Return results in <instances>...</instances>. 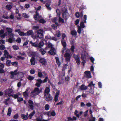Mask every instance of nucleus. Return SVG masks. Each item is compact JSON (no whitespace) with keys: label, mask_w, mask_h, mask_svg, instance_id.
Instances as JSON below:
<instances>
[{"label":"nucleus","mask_w":121,"mask_h":121,"mask_svg":"<svg viewBox=\"0 0 121 121\" xmlns=\"http://www.w3.org/2000/svg\"><path fill=\"white\" fill-rule=\"evenodd\" d=\"M17 71L18 70L16 69L15 70L14 72L11 71L10 72V73L11 74L10 77L11 78L14 79V75H17L18 74H22L23 75V76L24 74L23 73L20 72L19 73L18 72H17Z\"/></svg>","instance_id":"4"},{"label":"nucleus","mask_w":121,"mask_h":121,"mask_svg":"<svg viewBox=\"0 0 121 121\" xmlns=\"http://www.w3.org/2000/svg\"><path fill=\"white\" fill-rule=\"evenodd\" d=\"M7 31L8 32V33H11L12 32V29L11 28L7 27L6 28Z\"/></svg>","instance_id":"32"},{"label":"nucleus","mask_w":121,"mask_h":121,"mask_svg":"<svg viewBox=\"0 0 121 121\" xmlns=\"http://www.w3.org/2000/svg\"><path fill=\"white\" fill-rule=\"evenodd\" d=\"M82 8H80L79 9V11H80V16L81 17H82L83 16V12L82 11L83 10Z\"/></svg>","instance_id":"29"},{"label":"nucleus","mask_w":121,"mask_h":121,"mask_svg":"<svg viewBox=\"0 0 121 121\" xmlns=\"http://www.w3.org/2000/svg\"><path fill=\"white\" fill-rule=\"evenodd\" d=\"M5 48L4 46V45H1L0 46V49L2 50H4Z\"/></svg>","instance_id":"64"},{"label":"nucleus","mask_w":121,"mask_h":121,"mask_svg":"<svg viewBox=\"0 0 121 121\" xmlns=\"http://www.w3.org/2000/svg\"><path fill=\"white\" fill-rule=\"evenodd\" d=\"M95 84L93 83L92 81H91L88 85V86L90 88H93L94 89L95 87Z\"/></svg>","instance_id":"22"},{"label":"nucleus","mask_w":121,"mask_h":121,"mask_svg":"<svg viewBox=\"0 0 121 121\" xmlns=\"http://www.w3.org/2000/svg\"><path fill=\"white\" fill-rule=\"evenodd\" d=\"M34 77L33 76L29 75L27 77V79L30 81H31L34 79Z\"/></svg>","instance_id":"39"},{"label":"nucleus","mask_w":121,"mask_h":121,"mask_svg":"<svg viewBox=\"0 0 121 121\" xmlns=\"http://www.w3.org/2000/svg\"><path fill=\"white\" fill-rule=\"evenodd\" d=\"M55 48H52L48 52L49 54L52 55H55L56 53L54 52Z\"/></svg>","instance_id":"14"},{"label":"nucleus","mask_w":121,"mask_h":121,"mask_svg":"<svg viewBox=\"0 0 121 121\" xmlns=\"http://www.w3.org/2000/svg\"><path fill=\"white\" fill-rule=\"evenodd\" d=\"M56 35L58 37H60L61 35L60 31L59 30L57 32Z\"/></svg>","instance_id":"48"},{"label":"nucleus","mask_w":121,"mask_h":121,"mask_svg":"<svg viewBox=\"0 0 121 121\" xmlns=\"http://www.w3.org/2000/svg\"><path fill=\"white\" fill-rule=\"evenodd\" d=\"M52 22L54 23H56L57 21V17H55L54 18L52 19Z\"/></svg>","instance_id":"62"},{"label":"nucleus","mask_w":121,"mask_h":121,"mask_svg":"<svg viewBox=\"0 0 121 121\" xmlns=\"http://www.w3.org/2000/svg\"><path fill=\"white\" fill-rule=\"evenodd\" d=\"M93 88H90V89L89 91V92L91 93V94H92L93 93L94 91Z\"/></svg>","instance_id":"61"},{"label":"nucleus","mask_w":121,"mask_h":121,"mask_svg":"<svg viewBox=\"0 0 121 121\" xmlns=\"http://www.w3.org/2000/svg\"><path fill=\"white\" fill-rule=\"evenodd\" d=\"M36 14L34 15L33 17L35 20H37L39 16V13L36 11Z\"/></svg>","instance_id":"27"},{"label":"nucleus","mask_w":121,"mask_h":121,"mask_svg":"<svg viewBox=\"0 0 121 121\" xmlns=\"http://www.w3.org/2000/svg\"><path fill=\"white\" fill-rule=\"evenodd\" d=\"M86 19L87 16L86 15H84L83 17L84 22L82 21L81 22L80 27H81L82 28H83L85 27V26L84 25V23H86Z\"/></svg>","instance_id":"7"},{"label":"nucleus","mask_w":121,"mask_h":121,"mask_svg":"<svg viewBox=\"0 0 121 121\" xmlns=\"http://www.w3.org/2000/svg\"><path fill=\"white\" fill-rule=\"evenodd\" d=\"M11 60H7L6 62V65L7 66L9 67L11 65Z\"/></svg>","instance_id":"28"},{"label":"nucleus","mask_w":121,"mask_h":121,"mask_svg":"<svg viewBox=\"0 0 121 121\" xmlns=\"http://www.w3.org/2000/svg\"><path fill=\"white\" fill-rule=\"evenodd\" d=\"M13 90L12 89L9 88L4 91L5 95H8L9 97L12 96V94H11L13 92Z\"/></svg>","instance_id":"9"},{"label":"nucleus","mask_w":121,"mask_h":121,"mask_svg":"<svg viewBox=\"0 0 121 121\" xmlns=\"http://www.w3.org/2000/svg\"><path fill=\"white\" fill-rule=\"evenodd\" d=\"M18 34L19 35H20L21 36H26L25 33H24L23 32H22V31H20V32H18Z\"/></svg>","instance_id":"35"},{"label":"nucleus","mask_w":121,"mask_h":121,"mask_svg":"<svg viewBox=\"0 0 121 121\" xmlns=\"http://www.w3.org/2000/svg\"><path fill=\"white\" fill-rule=\"evenodd\" d=\"M66 37V36L65 33H63L61 36L62 39L61 40V43L63 47L65 48V50L66 48V41L65 39V38Z\"/></svg>","instance_id":"3"},{"label":"nucleus","mask_w":121,"mask_h":121,"mask_svg":"<svg viewBox=\"0 0 121 121\" xmlns=\"http://www.w3.org/2000/svg\"><path fill=\"white\" fill-rule=\"evenodd\" d=\"M61 11L62 13L66 12H67V9L66 8V6L65 7H63L61 9Z\"/></svg>","instance_id":"33"},{"label":"nucleus","mask_w":121,"mask_h":121,"mask_svg":"<svg viewBox=\"0 0 121 121\" xmlns=\"http://www.w3.org/2000/svg\"><path fill=\"white\" fill-rule=\"evenodd\" d=\"M17 99V102L19 103L23 100V99L22 97H19Z\"/></svg>","instance_id":"44"},{"label":"nucleus","mask_w":121,"mask_h":121,"mask_svg":"<svg viewBox=\"0 0 121 121\" xmlns=\"http://www.w3.org/2000/svg\"><path fill=\"white\" fill-rule=\"evenodd\" d=\"M39 88L37 87H35L34 90L31 92V94L34 93L35 94L33 96L35 95H38L40 93L42 92V89H39Z\"/></svg>","instance_id":"6"},{"label":"nucleus","mask_w":121,"mask_h":121,"mask_svg":"<svg viewBox=\"0 0 121 121\" xmlns=\"http://www.w3.org/2000/svg\"><path fill=\"white\" fill-rule=\"evenodd\" d=\"M46 22V21H45L43 19H41L39 21V23L42 24H43L45 23Z\"/></svg>","instance_id":"42"},{"label":"nucleus","mask_w":121,"mask_h":121,"mask_svg":"<svg viewBox=\"0 0 121 121\" xmlns=\"http://www.w3.org/2000/svg\"><path fill=\"white\" fill-rule=\"evenodd\" d=\"M21 116L22 118L24 120H26L28 119V117L26 115L24 114H22Z\"/></svg>","instance_id":"26"},{"label":"nucleus","mask_w":121,"mask_h":121,"mask_svg":"<svg viewBox=\"0 0 121 121\" xmlns=\"http://www.w3.org/2000/svg\"><path fill=\"white\" fill-rule=\"evenodd\" d=\"M75 48V47L74 45H72L71 46L70 50L72 52H74Z\"/></svg>","instance_id":"49"},{"label":"nucleus","mask_w":121,"mask_h":121,"mask_svg":"<svg viewBox=\"0 0 121 121\" xmlns=\"http://www.w3.org/2000/svg\"><path fill=\"white\" fill-rule=\"evenodd\" d=\"M4 56L5 58L8 59L9 58H12V56L9 55V53L7 50H4Z\"/></svg>","instance_id":"11"},{"label":"nucleus","mask_w":121,"mask_h":121,"mask_svg":"<svg viewBox=\"0 0 121 121\" xmlns=\"http://www.w3.org/2000/svg\"><path fill=\"white\" fill-rule=\"evenodd\" d=\"M39 28L38 26H33L32 28V29L34 30H38Z\"/></svg>","instance_id":"34"},{"label":"nucleus","mask_w":121,"mask_h":121,"mask_svg":"<svg viewBox=\"0 0 121 121\" xmlns=\"http://www.w3.org/2000/svg\"><path fill=\"white\" fill-rule=\"evenodd\" d=\"M78 29L77 30V32L79 34H81V29L82 28L79 26H78Z\"/></svg>","instance_id":"36"},{"label":"nucleus","mask_w":121,"mask_h":121,"mask_svg":"<svg viewBox=\"0 0 121 121\" xmlns=\"http://www.w3.org/2000/svg\"><path fill=\"white\" fill-rule=\"evenodd\" d=\"M12 96H11L13 97L14 98L16 99H17L19 97V95L17 94H15L14 95L12 94Z\"/></svg>","instance_id":"56"},{"label":"nucleus","mask_w":121,"mask_h":121,"mask_svg":"<svg viewBox=\"0 0 121 121\" xmlns=\"http://www.w3.org/2000/svg\"><path fill=\"white\" fill-rule=\"evenodd\" d=\"M50 5V3H47L46 4L45 6L47 8V9L49 10H50L51 9V8L49 6Z\"/></svg>","instance_id":"24"},{"label":"nucleus","mask_w":121,"mask_h":121,"mask_svg":"<svg viewBox=\"0 0 121 121\" xmlns=\"http://www.w3.org/2000/svg\"><path fill=\"white\" fill-rule=\"evenodd\" d=\"M12 8V6L10 4L7 5L6 6V9L8 10H10Z\"/></svg>","instance_id":"38"},{"label":"nucleus","mask_w":121,"mask_h":121,"mask_svg":"<svg viewBox=\"0 0 121 121\" xmlns=\"http://www.w3.org/2000/svg\"><path fill=\"white\" fill-rule=\"evenodd\" d=\"M82 113L83 112L81 111L79 113V114H78V111L77 110H76L74 112V114L77 117L79 118L80 117L79 115H81Z\"/></svg>","instance_id":"16"},{"label":"nucleus","mask_w":121,"mask_h":121,"mask_svg":"<svg viewBox=\"0 0 121 121\" xmlns=\"http://www.w3.org/2000/svg\"><path fill=\"white\" fill-rule=\"evenodd\" d=\"M35 33H36L37 34L35 36V38L41 39L43 38V31L42 29H39L36 31Z\"/></svg>","instance_id":"1"},{"label":"nucleus","mask_w":121,"mask_h":121,"mask_svg":"<svg viewBox=\"0 0 121 121\" xmlns=\"http://www.w3.org/2000/svg\"><path fill=\"white\" fill-rule=\"evenodd\" d=\"M81 56L82 60H85L86 59V56L85 53L81 54Z\"/></svg>","instance_id":"25"},{"label":"nucleus","mask_w":121,"mask_h":121,"mask_svg":"<svg viewBox=\"0 0 121 121\" xmlns=\"http://www.w3.org/2000/svg\"><path fill=\"white\" fill-rule=\"evenodd\" d=\"M30 72L31 74H34L35 73V70L34 69H32L30 71Z\"/></svg>","instance_id":"50"},{"label":"nucleus","mask_w":121,"mask_h":121,"mask_svg":"<svg viewBox=\"0 0 121 121\" xmlns=\"http://www.w3.org/2000/svg\"><path fill=\"white\" fill-rule=\"evenodd\" d=\"M90 60L93 64H94V61L95 60L94 58L92 57H91L90 58Z\"/></svg>","instance_id":"59"},{"label":"nucleus","mask_w":121,"mask_h":121,"mask_svg":"<svg viewBox=\"0 0 121 121\" xmlns=\"http://www.w3.org/2000/svg\"><path fill=\"white\" fill-rule=\"evenodd\" d=\"M55 59L56 60V61L57 64L58 66H60V65L61 63L59 61V57H55Z\"/></svg>","instance_id":"23"},{"label":"nucleus","mask_w":121,"mask_h":121,"mask_svg":"<svg viewBox=\"0 0 121 121\" xmlns=\"http://www.w3.org/2000/svg\"><path fill=\"white\" fill-rule=\"evenodd\" d=\"M82 96L83 97V98L84 99L87 97V94L84 93H83Z\"/></svg>","instance_id":"63"},{"label":"nucleus","mask_w":121,"mask_h":121,"mask_svg":"<svg viewBox=\"0 0 121 121\" xmlns=\"http://www.w3.org/2000/svg\"><path fill=\"white\" fill-rule=\"evenodd\" d=\"M11 64L12 65H15L16 67L18 65V63L17 61L13 62L11 63Z\"/></svg>","instance_id":"45"},{"label":"nucleus","mask_w":121,"mask_h":121,"mask_svg":"<svg viewBox=\"0 0 121 121\" xmlns=\"http://www.w3.org/2000/svg\"><path fill=\"white\" fill-rule=\"evenodd\" d=\"M12 112L11 108H9L8 109V112L7 115H8L10 116V115Z\"/></svg>","instance_id":"41"},{"label":"nucleus","mask_w":121,"mask_h":121,"mask_svg":"<svg viewBox=\"0 0 121 121\" xmlns=\"http://www.w3.org/2000/svg\"><path fill=\"white\" fill-rule=\"evenodd\" d=\"M75 15L76 17L77 18H79L80 16V13L79 12H76L75 13Z\"/></svg>","instance_id":"60"},{"label":"nucleus","mask_w":121,"mask_h":121,"mask_svg":"<svg viewBox=\"0 0 121 121\" xmlns=\"http://www.w3.org/2000/svg\"><path fill=\"white\" fill-rule=\"evenodd\" d=\"M28 90V89H26V91L23 93V95L25 97H27L28 96V95L27 93Z\"/></svg>","instance_id":"30"},{"label":"nucleus","mask_w":121,"mask_h":121,"mask_svg":"<svg viewBox=\"0 0 121 121\" xmlns=\"http://www.w3.org/2000/svg\"><path fill=\"white\" fill-rule=\"evenodd\" d=\"M37 41L36 42L33 43L31 41L30 42V43L31 44V45L32 46L35 47H38V43Z\"/></svg>","instance_id":"20"},{"label":"nucleus","mask_w":121,"mask_h":121,"mask_svg":"<svg viewBox=\"0 0 121 121\" xmlns=\"http://www.w3.org/2000/svg\"><path fill=\"white\" fill-rule=\"evenodd\" d=\"M39 51L42 55H44L46 52V51L43 49L41 48Z\"/></svg>","instance_id":"37"},{"label":"nucleus","mask_w":121,"mask_h":121,"mask_svg":"<svg viewBox=\"0 0 121 121\" xmlns=\"http://www.w3.org/2000/svg\"><path fill=\"white\" fill-rule=\"evenodd\" d=\"M56 13H57V16L59 17H60V12L59 9L56 10Z\"/></svg>","instance_id":"46"},{"label":"nucleus","mask_w":121,"mask_h":121,"mask_svg":"<svg viewBox=\"0 0 121 121\" xmlns=\"http://www.w3.org/2000/svg\"><path fill=\"white\" fill-rule=\"evenodd\" d=\"M71 34L73 36H76L77 35V32L75 30H73L71 31Z\"/></svg>","instance_id":"31"},{"label":"nucleus","mask_w":121,"mask_h":121,"mask_svg":"<svg viewBox=\"0 0 121 121\" xmlns=\"http://www.w3.org/2000/svg\"><path fill=\"white\" fill-rule=\"evenodd\" d=\"M25 33L26 36L30 35H32V36L33 35H34L33 31L32 30H30L28 31Z\"/></svg>","instance_id":"15"},{"label":"nucleus","mask_w":121,"mask_h":121,"mask_svg":"<svg viewBox=\"0 0 121 121\" xmlns=\"http://www.w3.org/2000/svg\"><path fill=\"white\" fill-rule=\"evenodd\" d=\"M37 82L35 85L37 87H39L41 85V84L43 83V81L40 79H38L36 80Z\"/></svg>","instance_id":"12"},{"label":"nucleus","mask_w":121,"mask_h":121,"mask_svg":"<svg viewBox=\"0 0 121 121\" xmlns=\"http://www.w3.org/2000/svg\"><path fill=\"white\" fill-rule=\"evenodd\" d=\"M44 97L45 99L47 102H52L53 97L50 94H45L44 95Z\"/></svg>","instance_id":"5"},{"label":"nucleus","mask_w":121,"mask_h":121,"mask_svg":"<svg viewBox=\"0 0 121 121\" xmlns=\"http://www.w3.org/2000/svg\"><path fill=\"white\" fill-rule=\"evenodd\" d=\"M16 41L17 43H20L21 41V39L20 37H18L16 39Z\"/></svg>","instance_id":"57"},{"label":"nucleus","mask_w":121,"mask_h":121,"mask_svg":"<svg viewBox=\"0 0 121 121\" xmlns=\"http://www.w3.org/2000/svg\"><path fill=\"white\" fill-rule=\"evenodd\" d=\"M22 16L23 17L25 18H27L29 17V16L27 15V14L25 13H23Z\"/></svg>","instance_id":"51"},{"label":"nucleus","mask_w":121,"mask_h":121,"mask_svg":"<svg viewBox=\"0 0 121 121\" xmlns=\"http://www.w3.org/2000/svg\"><path fill=\"white\" fill-rule=\"evenodd\" d=\"M85 74L86 75V77L87 78H91L92 77L91 73L90 71H86L84 72Z\"/></svg>","instance_id":"13"},{"label":"nucleus","mask_w":121,"mask_h":121,"mask_svg":"<svg viewBox=\"0 0 121 121\" xmlns=\"http://www.w3.org/2000/svg\"><path fill=\"white\" fill-rule=\"evenodd\" d=\"M50 86H48L46 87L45 89L44 92V95L45 94H49V93L50 92Z\"/></svg>","instance_id":"18"},{"label":"nucleus","mask_w":121,"mask_h":121,"mask_svg":"<svg viewBox=\"0 0 121 121\" xmlns=\"http://www.w3.org/2000/svg\"><path fill=\"white\" fill-rule=\"evenodd\" d=\"M13 48L15 50H16L18 49L19 47L17 46L13 45L12 46Z\"/></svg>","instance_id":"47"},{"label":"nucleus","mask_w":121,"mask_h":121,"mask_svg":"<svg viewBox=\"0 0 121 121\" xmlns=\"http://www.w3.org/2000/svg\"><path fill=\"white\" fill-rule=\"evenodd\" d=\"M50 112H51L50 111L47 112H44V115H47L48 117H49L51 116V115L50 114Z\"/></svg>","instance_id":"52"},{"label":"nucleus","mask_w":121,"mask_h":121,"mask_svg":"<svg viewBox=\"0 0 121 121\" xmlns=\"http://www.w3.org/2000/svg\"><path fill=\"white\" fill-rule=\"evenodd\" d=\"M59 18V22L61 23H65L64 20L63 19L61 18L60 17Z\"/></svg>","instance_id":"40"},{"label":"nucleus","mask_w":121,"mask_h":121,"mask_svg":"<svg viewBox=\"0 0 121 121\" xmlns=\"http://www.w3.org/2000/svg\"><path fill=\"white\" fill-rule=\"evenodd\" d=\"M44 43L42 41H41L39 44H38V47L39 48H41L43 45Z\"/></svg>","instance_id":"21"},{"label":"nucleus","mask_w":121,"mask_h":121,"mask_svg":"<svg viewBox=\"0 0 121 121\" xmlns=\"http://www.w3.org/2000/svg\"><path fill=\"white\" fill-rule=\"evenodd\" d=\"M39 62L43 65L46 66L47 64L46 60L44 58H40L39 60Z\"/></svg>","instance_id":"8"},{"label":"nucleus","mask_w":121,"mask_h":121,"mask_svg":"<svg viewBox=\"0 0 121 121\" xmlns=\"http://www.w3.org/2000/svg\"><path fill=\"white\" fill-rule=\"evenodd\" d=\"M30 61L31 65H35L36 62L35 57H32L30 60Z\"/></svg>","instance_id":"17"},{"label":"nucleus","mask_w":121,"mask_h":121,"mask_svg":"<svg viewBox=\"0 0 121 121\" xmlns=\"http://www.w3.org/2000/svg\"><path fill=\"white\" fill-rule=\"evenodd\" d=\"M70 52V50L69 49H67L65 51V52L64 55V56L65 58V60L66 61L69 62L71 57V55L69 53Z\"/></svg>","instance_id":"2"},{"label":"nucleus","mask_w":121,"mask_h":121,"mask_svg":"<svg viewBox=\"0 0 121 121\" xmlns=\"http://www.w3.org/2000/svg\"><path fill=\"white\" fill-rule=\"evenodd\" d=\"M56 114V113L55 111H53L51 112V116H55Z\"/></svg>","instance_id":"55"},{"label":"nucleus","mask_w":121,"mask_h":121,"mask_svg":"<svg viewBox=\"0 0 121 121\" xmlns=\"http://www.w3.org/2000/svg\"><path fill=\"white\" fill-rule=\"evenodd\" d=\"M87 87L85 86L84 84L80 86V89L81 90H85L87 88Z\"/></svg>","instance_id":"19"},{"label":"nucleus","mask_w":121,"mask_h":121,"mask_svg":"<svg viewBox=\"0 0 121 121\" xmlns=\"http://www.w3.org/2000/svg\"><path fill=\"white\" fill-rule=\"evenodd\" d=\"M62 15L63 17L65 20H67L69 16V14L68 12L62 13Z\"/></svg>","instance_id":"10"},{"label":"nucleus","mask_w":121,"mask_h":121,"mask_svg":"<svg viewBox=\"0 0 121 121\" xmlns=\"http://www.w3.org/2000/svg\"><path fill=\"white\" fill-rule=\"evenodd\" d=\"M44 108L45 110H48L50 108L49 105L48 104H46L44 107Z\"/></svg>","instance_id":"43"},{"label":"nucleus","mask_w":121,"mask_h":121,"mask_svg":"<svg viewBox=\"0 0 121 121\" xmlns=\"http://www.w3.org/2000/svg\"><path fill=\"white\" fill-rule=\"evenodd\" d=\"M25 58L24 57H22L21 56H17V60L21 59L22 60H23Z\"/></svg>","instance_id":"53"},{"label":"nucleus","mask_w":121,"mask_h":121,"mask_svg":"<svg viewBox=\"0 0 121 121\" xmlns=\"http://www.w3.org/2000/svg\"><path fill=\"white\" fill-rule=\"evenodd\" d=\"M38 76L40 78L42 77L43 76L42 73L41 72H38Z\"/></svg>","instance_id":"54"},{"label":"nucleus","mask_w":121,"mask_h":121,"mask_svg":"<svg viewBox=\"0 0 121 121\" xmlns=\"http://www.w3.org/2000/svg\"><path fill=\"white\" fill-rule=\"evenodd\" d=\"M36 120L37 121H48V120L43 119L42 120L39 117L37 118L36 119Z\"/></svg>","instance_id":"58"}]
</instances>
